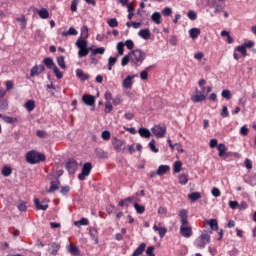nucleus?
Here are the masks:
<instances>
[{
    "instance_id": "f257e3e1",
    "label": "nucleus",
    "mask_w": 256,
    "mask_h": 256,
    "mask_svg": "<svg viewBox=\"0 0 256 256\" xmlns=\"http://www.w3.org/2000/svg\"><path fill=\"white\" fill-rule=\"evenodd\" d=\"M179 217H180V233L183 237H186V239H189L191 235H193V231L191 230V227H189V214L187 210L182 209L179 212Z\"/></svg>"
},
{
    "instance_id": "f03ea898",
    "label": "nucleus",
    "mask_w": 256,
    "mask_h": 256,
    "mask_svg": "<svg viewBox=\"0 0 256 256\" xmlns=\"http://www.w3.org/2000/svg\"><path fill=\"white\" fill-rule=\"evenodd\" d=\"M131 63H134L136 67L143 64V61L147 59V54L141 49H136L130 52Z\"/></svg>"
},
{
    "instance_id": "7ed1b4c3",
    "label": "nucleus",
    "mask_w": 256,
    "mask_h": 256,
    "mask_svg": "<svg viewBox=\"0 0 256 256\" xmlns=\"http://www.w3.org/2000/svg\"><path fill=\"white\" fill-rule=\"evenodd\" d=\"M26 161L31 165L41 163V161H45V154H41L35 150H31L26 154Z\"/></svg>"
},
{
    "instance_id": "20e7f679",
    "label": "nucleus",
    "mask_w": 256,
    "mask_h": 256,
    "mask_svg": "<svg viewBox=\"0 0 256 256\" xmlns=\"http://www.w3.org/2000/svg\"><path fill=\"white\" fill-rule=\"evenodd\" d=\"M226 1L227 0H207V4L214 9V13H221L223 9H225L224 3Z\"/></svg>"
},
{
    "instance_id": "39448f33",
    "label": "nucleus",
    "mask_w": 256,
    "mask_h": 256,
    "mask_svg": "<svg viewBox=\"0 0 256 256\" xmlns=\"http://www.w3.org/2000/svg\"><path fill=\"white\" fill-rule=\"evenodd\" d=\"M91 169H93V165L90 162L84 163L82 172L78 175V179L80 181H85V178L91 175Z\"/></svg>"
},
{
    "instance_id": "423d86ee",
    "label": "nucleus",
    "mask_w": 256,
    "mask_h": 256,
    "mask_svg": "<svg viewBox=\"0 0 256 256\" xmlns=\"http://www.w3.org/2000/svg\"><path fill=\"white\" fill-rule=\"evenodd\" d=\"M210 241H211V236L205 233L201 234L196 240V247H198V249H205V245L209 244Z\"/></svg>"
},
{
    "instance_id": "0eeeda50",
    "label": "nucleus",
    "mask_w": 256,
    "mask_h": 256,
    "mask_svg": "<svg viewBox=\"0 0 256 256\" xmlns=\"http://www.w3.org/2000/svg\"><path fill=\"white\" fill-rule=\"evenodd\" d=\"M152 134L157 137V139H163L165 133H167V127L161 125H155L152 129Z\"/></svg>"
},
{
    "instance_id": "6e6552de",
    "label": "nucleus",
    "mask_w": 256,
    "mask_h": 256,
    "mask_svg": "<svg viewBox=\"0 0 256 256\" xmlns=\"http://www.w3.org/2000/svg\"><path fill=\"white\" fill-rule=\"evenodd\" d=\"M207 99V96L203 92L199 91V88H196L194 94L191 96L192 103H201Z\"/></svg>"
},
{
    "instance_id": "1a4fd4ad",
    "label": "nucleus",
    "mask_w": 256,
    "mask_h": 256,
    "mask_svg": "<svg viewBox=\"0 0 256 256\" xmlns=\"http://www.w3.org/2000/svg\"><path fill=\"white\" fill-rule=\"evenodd\" d=\"M135 77H137V74L133 76H127L123 81H122V87L124 89H131L133 87V83H135Z\"/></svg>"
},
{
    "instance_id": "9d476101",
    "label": "nucleus",
    "mask_w": 256,
    "mask_h": 256,
    "mask_svg": "<svg viewBox=\"0 0 256 256\" xmlns=\"http://www.w3.org/2000/svg\"><path fill=\"white\" fill-rule=\"evenodd\" d=\"M217 150L219 151L218 156L223 157V159H227L231 157V152H227V146L225 144H219L217 146Z\"/></svg>"
},
{
    "instance_id": "9b49d317",
    "label": "nucleus",
    "mask_w": 256,
    "mask_h": 256,
    "mask_svg": "<svg viewBox=\"0 0 256 256\" xmlns=\"http://www.w3.org/2000/svg\"><path fill=\"white\" fill-rule=\"evenodd\" d=\"M78 168H79V165L77 164V161H75L73 159L68 160V162L66 163V169H67L68 173H70V175L74 174Z\"/></svg>"
},
{
    "instance_id": "f8f14e48",
    "label": "nucleus",
    "mask_w": 256,
    "mask_h": 256,
    "mask_svg": "<svg viewBox=\"0 0 256 256\" xmlns=\"http://www.w3.org/2000/svg\"><path fill=\"white\" fill-rule=\"evenodd\" d=\"M44 71H45L44 65H35L30 70V77H35L37 75H41V73H43Z\"/></svg>"
},
{
    "instance_id": "ddd939ff",
    "label": "nucleus",
    "mask_w": 256,
    "mask_h": 256,
    "mask_svg": "<svg viewBox=\"0 0 256 256\" xmlns=\"http://www.w3.org/2000/svg\"><path fill=\"white\" fill-rule=\"evenodd\" d=\"M35 206L40 211H47L49 209V204H47V201H43L41 204V201H39V198L34 199Z\"/></svg>"
},
{
    "instance_id": "4468645a",
    "label": "nucleus",
    "mask_w": 256,
    "mask_h": 256,
    "mask_svg": "<svg viewBox=\"0 0 256 256\" xmlns=\"http://www.w3.org/2000/svg\"><path fill=\"white\" fill-rule=\"evenodd\" d=\"M112 145H113L115 151H118V153H119V152L123 151V146L125 145V141L115 138L112 142Z\"/></svg>"
},
{
    "instance_id": "2eb2a0df",
    "label": "nucleus",
    "mask_w": 256,
    "mask_h": 256,
    "mask_svg": "<svg viewBox=\"0 0 256 256\" xmlns=\"http://www.w3.org/2000/svg\"><path fill=\"white\" fill-rule=\"evenodd\" d=\"M82 101L85 105H89L90 107L95 105V96L86 94L82 97Z\"/></svg>"
},
{
    "instance_id": "dca6fc26",
    "label": "nucleus",
    "mask_w": 256,
    "mask_h": 256,
    "mask_svg": "<svg viewBox=\"0 0 256 256\" xmlns=\"http://www.w3.org/2000/svg\"><path fill=\"white\" fill-rule=\"evenodd\" d=\"M139 37L145 39V41L151 39V31L149 29H142L138 33Z\"/></svg>"
},
{
    "instance_id": "f3484780",
    "label": "nucleus",
    "mask_w": 256,
    "mask_h": 256,
    "mask_svg": "<svg viewBox=\"0 0 256 256\" xmlns=\"http://www.w3.org/2000/svg\"><path fill=\"white\" fill-rule=\"evenodd\" d=\"M153 229H154V231H158L159 237L161 239H163V237H165V235L167 234V229L164 228V227H161V224H159V226L158 225H154Z\"/></svg>"
},
{
    "instance_id": "a211bd4d",
    "label": "nucleus",
    "mask_w": 256,
    "mask_h": 256,
    "mask_svg": "<svg viewBox=\"0 0 256 256\" xmlns=\"http://www.w3.org/2000/svg\"><path fill=\"white\" fill-rule=\"evenodd\" d=\"M171 167L169 165H160L157 170V175H165L168 171H170Z\"/></svg>"
},
{
    "instance_id": "6ab92c4d",
    "label": "nucleus",
    "mask_w": 256,
    "mask_h": 256,
    "mask_svg": "<svg viewBox=\"0 0 256 256\" xmlns=\"http://www.w3.org/2000/svg\"><path fill=\"white\" fill-rule=\"evenodd\" d=\"M95 154L96 157H99L100 159H107L109 157V155L107 154V152H105L103 149L101 148H96L95 149Z\"/></svg>"
},
{
    "instance_id": "aec40b11",
    "label": "nucleus",
    "mask_w": 256,
    "mask_h": 256,
    "mask_svg": "<svg viewBox=\"0 0 256 256\" xmlns=\"http://www.w3.org/2000/svg\"><path fill=\"white\" fill-rule=\"evenodd\" d=\"M189 35L192 39H197L201 35V29L199 28H191L189 30Z\"/></svg>"
},
{
    "instance_id": "412c9836",
    "label": "nucleus",
    "mask_w": 256,
    "mask_h": 256,
    "mask_svg": "<svg viewBox=\"0 0 256 256\" xmlns=\"http://www.w3.org/2000/svg\"><path fill=\"white\" fill-rule=\"evenodd\" d=\"M178 183H180V185H187V183H189V176L187 174H180L178 176Z\"/></svg>"
},
{
    "instance_id": "4be33fe9",
    "label": "nucleus",
    "mask_w": 256,
    "mask_h": 256,
    "mask_svg": "<svg viewBox=\"0 0 256 256\" xmlns=\"http://www.w3.org/2000/svg\"><path fill=\"white\" fill-rule=\"evenodd\" d=\"M76 77H78V79H80V81H87V79H89V75L83 73V70H81V69L76 70Z\"/></svg>"
},
{
    "instance_id": "5701e85b",
    "label": "nucleus",
    "mask_w": 256,
    "mask_h": 256,
    "mask_svg": "<svg viewBox=\"0 0 256 256\" xmlns=\"http://www.w3.org/2000/svg\"><path fill=\"white\" fill-rule=\"evenodd\" d=\"M138 133L140 136L144 137L145 139H149V137H151V131H149V129L147 128H140L138 130Z\"/></svg>"
},
{
    "instance_id": "b1692460",
    "label": "nucleus",
    "mask_w": 256,
    "mask_h": 256,
    "mask_svg": "<svg viewBox=\"0 0 256 256\" xmlns=\"http://www.w3.org/2000/svg\"><path fill=\"white\" fill-rule=\"evenodd\" d=\"M151 19L152 21L156 24V25H161V13L159 12H154L151 15Z\"/></svg>"
},
{
    "instance_id": "393cba45",
    "label": "nucleus",
    "mask_w": 256,
    "mask_h": 256,
    "mask_svg": "<svg viewBox=\"0 0 256 256\" xmlns=\"http://www.w3.org/2000/svg\"><path fill=\"white\" fill-rule=\"evenodd\" d=\"M43 63L47 67V69H54V67H57V65H55V62H53V59L51 58H45L43 60Z\"/></svg>"
},
{
    "instance_id": "a878e982",
    "label": "nucleus",
    "mask_w": 256,
    "mask_h": 256,
    "mask_svg": "<svg viewBox=\"0 0 256 256\" xmlns=\"http://www.w3.org/2000/svg\"><path fill=\"white\" fill-rule=\"evenodd\" d=\"M38 15L40 19H49V10H47V8H41L38 11Z\"/></svg>"
},
{
    "instance_id": "bb28decb",
    "label": "nucleus",
    "mask_w": 256,
    "mask_h": 256,
    "mask_svg": "<svg viewBox=\"0 0 256 256\" xmlns=\"http://www.w3.org/2000/svg\"><path fill=\"white\" fill-rule=\"evenodd\" d=\"M150 69H151V66H148L145 70L140 72V79H142V81H147L149 79Z\"/></svg>"
},
{
    "instance_id": "cd10ccee",
    "label": "nucleus",
    "mask_w": 256,
    "mask_h": 256,
    "mask_svg": "<svg viewBox=\"0 0 256 256\" xmlns=\"http://www.w3.org/2000/svg\"><path fill=\"white\" fill-rule=\"evenodd\" d=\"M59 185H60V182L57 180L55 182H51L50 183V188L48 190V193H55V191H57V189H59Z\"/></svg>"
},
{
    "instance_id": "c85d7f7f",
    "label": "nucleus",
    "mask_w": 256,
    "mask_h": 256,
    "mask_svg": "<svg viewBox=\"0 0 256 256\" xmlns=\"http://www.w3.org/2000/svg\"><path fill=\"white\" fill-rule=\"evenodd\" d=\"M181 169H183V163L181 161H176L173 164V172L174 173H181Z\"/></svg>"
},
{
    "instance_id": "c756f323",
    "label": "nucleus",
    "mask_w": 256,
    "mask_h": 256,
    "mask_svg": "<svg viewBox=\"0 0 256 256\" xmlns=\"http://www.w3.org/2000/svg\"><path fill=\"white\" fill-rule=\"evenodd\" d=\"M134 209L139 215H143L145 213V206L140 205L139 203H134Z\"/></svg>"
},
{
    "instance_id": "7c9ffc66",
    "label": "nucleus",
    "mask_w": 256,
    "mask_h": 256,
    "mask_svg": "<svg viewBox=\"0 0 256 256\" xmlns=\"http://www.w3.org/2000/svg\"><path fill=\"white\" fill-rule=\"evenodd\" d=\"M145 243H142L138 246V248L133 252V256H139L143 253V251H145Z\"/></svg>"
},
{
    "instance_id": "2f4dec72",
    "label": "nucleus",
    "mask_w": 256,
    "mask_h": 256,
    "mask_svg": "<svg viewBox=\"0 0 256 256\" xmlns=\"http://www.w3.org/2000/svg\"><path fill=\"white\" fill-rule=\"evenodd\" d=\"M24 107L27 109V111L31 112L33 109H35V100H28Z\"/></svg>"
},
{
    "instance_id": "473e14b6",
    "label": "nucleus",
    "mask_w": 256,
    "mask_h": 256,
    "mask_svg": "<svg viewBox=\"0 0 256 256\" xmlns=\"http://www.w3.org/2000/svg\"><path fill=\"white\" fill-rule=\"evenodd\" d=\"M188 199H190V201H198V199H201V193L199 192H192L188 195Z\"/></svg>"
},
{
    "instance_id": "72a5a7b5",
    "label": "nucleus",
    "mask_w": 256,
    "mask_h": 256,
    "mask_svg": "<svg viewBox=\"0 0 256 256\" xmlns=\"http://www.w3.org/2000/svg\"><path fill=\"white\" fill-rule=\"evenodd\" d=\"M76 47H78V49H85V48H87V40H85V39H78L76 41Z\"/></svg>"
},
{
    "instance_id": "f704fd0d",
    "label": "nucleus",
    "mask_w": 256,
    "mask_h": 256,
    "mask_svg": "<svg viewBox=\"0 0 256 256\" xmlns=\"http://www.w3.org/2000/svg\"><path fill=\"white\" fill-rule=\"evenodd\" d=\"M90 237H92L96 245L99 243V237H97V228L90 229Z\"/></svg>"
},
{
    "instance_id": "c9c22d12",
    "label": "nucleus",
    "mask_w": 256,
    "mask_h": 256,
    "mask_svg": "<svg viewBox=\"0 0 256 256\" xmlns=\"http://www.w3.org/2000/svg\"><path fill=\"white\" fill-rule=\"evenodd\" d=\"M11 173H13V169H11V167L4 166L2 168V175H3V177H9L11 175Z\"/></svg>"
},
{
    "instance_id": "e433bc0d",
    "label": "nucleus",
    "mask_w": 256,
    "mask_h": 256,
    "mask_svg": "<svg viewBox=\"0 0 256 256\" xmlns=\"http://www.w3.org/2000/svg\"><path fill=\"white\" fill-rule=\"evenodd\" d=\"M208 224L211 227L212 231H219V225L217 224V220L211 219L208 221Z\"/></svg>"
},
{
    "instance_id": "4c0bfd02",
    "label": "nucleus",
    "mask_w": 256,
    "mask_h": 256,
    "mask_svg": "<svg viewBox=\"0 0 256 256\" xmlns=\"http://www.w3.org/2000/svg\"><path fill=\"white\" fill-rule=\"evenodd\" d=\"M89 37V28L87 26H83L81 28V39H87Z\"/></svg>"
},
{
    "instance_id": "58836bf2",
    "label": "nucleus",
    "mask_w": 256,
    "mask_h": 256,
    "mask_svg": "<svg viewBox=\"0 0 256 256\" xmlns=\"http://www.w3.org/2000/svg\"><path fill=\"white\" fill-rule=\"evenodd\" d=\"M129 61H131L130 52L122 58V61H121L122 67H125V66L129 65Z\"/></svg>"
},
{
    "instance_id": "ea45409f",
    "label": "nucleus",
    "mask_w": 256,
    "mask_h": 256,
    "mask_svg": "<svg viewBox=\"0 0 256 256\" xmlns=\"http://www.w3.org/2000/svg\"><path fill=\"white\" fill-rule=\"evenodd\" d=\"M109 27L114 29V27H119V22L117 21V18H111L107 21Z\"/></svg>"
},
{
    "instance_id": "a19ab883",
    "label": "nucleus",
    "mask_w": 256,
    "mask_h": 256,
    "mask_svg": "<svg viewBox=\"0 0 256 256\" xmlns=\"http://www.w3.org/2000/svg\"><path fill=\"white\" fill-rule=\"evenodd\" d=\"M117 63V57H110L108 60V71L113 69V66Z\"/></svg>"
},
{
    "instance_id": "79ce46f5",
    "label": "nucleus",
    "mask_w": 256,
    "mask_h": 256,
    "mask_svg": "<svg viewBox=\"0 0 256 256\" xmlns=\"http://www.w3.org/2000/svg\"><path fill=\"white\" fill-rule=\"evenodd\" d=\"M57 63L61 69H67V65H65V57L60 56L57 58Z\"/></svg>"
},
{
    "instance_id": "37998d69",
    "label": "nucleus",
    "mask_w": 256,
    "mask_h": 256,
    "mask_svg": "<svg viewBox=\"0 0 256 256\" xmlns=\"http://www.w3.org/2000/svg\"><path fill=\"white\" fill-rule=\"evenodd\" d=\"M16 21L20 23V26L22 27V29H25V27H27V18H25V16H21L20 18H17Z\"/></svg>"
},
{
    "instance_id": "c03bdc74",
    "label": "nucleus",
    "mask_w": 256,
    "mask_h": 256,
    "mask_svg": "<svg viewBox=\"0 0 256 256\" xmlns=\"http://www.w3.org/2000/svg\"><path fill=\"white\" fill-rule=\"evenodd\" d=\"M69 253H71V255H79V248L73 244H70Z\"/></svg>"
},
{
    "instance_id": "a18cd8bd",
    "label": "nucleus",
    "mask_w": 256,
    "mask_h": 256,
    "mask_svg": "<svg viewBox=\"0 0 256 256\" xmlns=\"http://www.w3.org/2000/svg\"><path fill=\"white\" fill-rule=\"evenodd\" d=\"M19 211H27V203L23 200H20L17 205Z\"/></svg>"
},
{
    "instance_id": "49530a36",
    "label": "nucleus",
    "mask_w": 256,
    "mask_h": 256,
    "mask_svg": "<svg viewBox=\"0 0 256 256\" xmlns=\"http://www.w3.org/2000/svg\"><path fill=\"white\" fill-rule=\"evenodd\" d=\"M117 51H118V55H123V53L125 51V43L119 42L117 44Z\"/></svg>"
},
{
    "instance_id": "de8ad7c7",
    "label": "nucleus",
    "mask_w": 256,
    "mask_h": 256,
    "mask_svg": "<svg viewBox=\"0 0 256 256\" xmlns=\"http://www.w3.org/2000/svg\"><path fill=\"white\" fill-rule=\"evenodd\" d=\"M236 51H238V53H241L243 57H247V49L245 48L244 45L236 47Z\"/></svg>"
},
{
    "instance_id": "09e8293b",
    "label": "nucleus",
    "mask_w": 256,
    "mask_h": 256,
    "mask_svg": "<svg viewBox=\"0 0 256 256\" xmlns=\"http://www.w3.org/2000/svg\"><path fill=\"white\" fill-rule=\"evenodd\" d=\"M78 55L79 57H86V55H89V49L87 47L79 48Z\"/></svg>"
},
{
    "instance_id": "8fccbe9b",
    "label": "nucleus",
    "mask_w": 256,
    "mask_h": 256,
    "mask_svg": "<svg viewBox=\"0 0 256 256\" xmlns=\"http://www.w3.org/2000/svg\"><path fill=\"white\" fill-rule=\"evenodd\" d=\"M105 53V48L104 47H99L96 49H92V55H103Z\"/></svg>"
},
{
    "instance_id": "3c124183",
    "label": "nucleus",
    "mask_w": 256,
    "mask_h": 256,
    "mask_svg": "<svg viewBox=\"0 0 256 256\" xmlns=\"http://www.w3.org/2000/svg\"><path fill=\"white\" fill-rule=\"evenodd\" d=\"M76 227H81V225H89V219L82 218L80 221L75 222Z\"/></svg>"
},
{
    "instance_id": "603ef678",
    "label": "nucleus",
    "mask_w": 256,
    "mask_h": 256,
    "mask_svg": "<svg viewBox=\"0 0 256 256\" xmlns=\"http://www.w3.org/2000/svg\"><path fill=\"white\" fill-rule=\"evenodd\" d=\"M149 147H150V151H152L153 153H159V149H157V147H155V139H152L150 141Z\"/></svg>"
},
{
    "instance_id": "864d4df0",
    "label": "nucleus",
    "mask_w": 256,
    "mask_h": 256,
    "mask_svg": "<svg viewBox=\"0 0 256 256\" xmlns=\"http://www.w3.org/2000/svg\"><path fill=\"white\" fill-rule=\"evenodd\" d=\"M126 26H127L128 28H129V27H133L134 29H139V27H141V23L130 21V22H127V23H126Z\"/></svg>"
},
{
    "instance_id": "5fc2aeb1",
    "label": "nucleus",
    "mask_w": 256,
    "mask_h": 256,
    "mask_svg": "<svg viewBox=\"0 0 256 256\" xmlns=\"http://www.w3.org/2000/svg\"><path fill=\"white\" fill-rule=\"evenodd\" d=\"M2 119L3 121H5V123H17V118H13L10 116H3Z\"/></svg>"
},
{
    "instance_id": "6e6d98bb",
    "label": "nucleus",
    "mask_w": 256,
    "mask_h": 256,
    "mask_svg": "<svg viewBox=\"0 0 256 256\" xmlns=\"http://www.w3.org/2000/svg\"><path fill=\"white\" fill-rule=\"evenodd\" d=\"M187 17L190 18L191 21H195V19H197V12L190 10L187 14Z\"/></svg>"
},
{
    "instance_id": "4d7b16f0",
    "label": "nucleus",
    "mask_w": 256,
    "mask_h": 256,
    "mask_svg": "<svg viewBox=\"0 0 256 256\" xmlns=\"http://www.w3.org/2000/svg\"><path fill=\"white\" fill-rule=\"evenodd\" d=\"M52 70L54 71L57 79H63V72L59 71V68H57V66L52 68Z\"/></svg>"
},
{
    "instance_id": "13d9d810",
    "label": "nucleus",
    "mask_w": 256,
    "mask_h": 256,
    "mask_svg": "<svg viewBox=\"0 0 256 256\" xmlns=\"http://www.w3.org/2000/svg\"><path fill=\"white\" fill-rule=\"evenodd\" d=\"M240 134L243 135V137H247V135H249V128H247V126H242L240 128Z\"/></svg>"
},
{
    "instance_id": "bf43d9fd",
    "label": "nucleus",
    "mask_w": 256,
    "mask_h": 256,
    "mask_svg": "<svg viewBox=\"0 0 256 256\" xmlns=\"http://www.w3.org/2000/svg\"><path fill=\"white\" fill-rule=\"evenodd\" d=\"M171 13H173V9L166 7L162 10V15H164V17H169V15H171Z\"/></svg>"
},
{
    "instance_id": "052dcab7",
    "label": "nucleus",
    "mask_w": 256,
    "mask_h": 256,
    "mask_svg": "<svg viewBox=\"0 0 256 256\" xmlns=\"http://www.w3.org/2000/svg\"><path fill=\"white\" fill-rule=\"evenodd\" d=\"M78 5H79V0H72L70 9L73 13H75V11H77Z\"/></svg>"
},
{
    "instance_id": "680f3d73",
    "label": "nucleus",
    "mask_w": 256,
    "mask_h": 256,
    "mask_svg": "<svg viewBox=\"0 0 256 256\" xmlns=\"http://www.w3.org/2000/svg\"><path fill=\"white\" fill-rule=\"evenodd\" d=\"M124 45L127 47V49L131 50L135 47V43L133 40H126Z\"/></svg>"
},
{
    "instance_id": "e2e57ef3",
    "label": "nucleus",
    "mask_w": 256,
    "mask_h": 256,
    "mask_svg": "<svg viewBox=\"0 0 256 256\" xmlns=\"http://www.w3.org/2000/svg\"><path fill=\"white\" fill-rule=\"evenodd\" d=\"M113 111V104L111 102L105 103V113H111Z\"/></svg>"
},
{
    "instance_id": "0e129e2a",
    "label": "nucleus",
    "mask_w": 256,
    "mask_h": 256,
    "mask_svg": "<svg viewBox=\"0 0 256 256\" xmlns=\"http://www.w3.org/2000/svg\"><path fill=\"white\" fill-rule=\"evenodd\" d=\"M8 105L6 100H0V111H7Z\"/></svg>"
},
{
    "instance_id": "69168bd1",
    "label": "nucleus",
    "mask_w": 256,
    "mask_h": 256,
    "mask_svg": "<svg viewBox=\"0 0 256 256\" xmlns=\"http://www.w3.org/2000/svg\"><path fill=\"white\" fill-rule=\"evenodd\" d=\"M221 117L223 118L229 117V110L227 109V106L222 107Z\"/></svg>"
},
{
    "instance_id": "338daca9",
    "label": "nucleus",
    "mask_w": 256,
    "mask_h": 256,
    "mask_svg": "<svg viewBox=\"0 0 256 256\" xmlns=\"http://www.w3.org/2000/svg\"><path fill=\"white\" fill-rule=\"evenodd\" d=\"M51 247H52V252H51L52 255H57V252L59 251V245L57 243H53Z\"/></svg>"
},
{
    "instance_id": "774afa93",
    "label": "nucleus",
    "mask_w": 256,
    "mask_h": 256,
    "mask_svg": "<svg viewBox=\"0 0 256 256\" xmlns=\"http://www.w3.org/2000/svg\"><path fill=\"white\" fill-rule=\"evenodd\" d=\"M222 97H223L224 99H231V91H229V90H223V91H222Z\"/></svg>"
}]
</instances>
